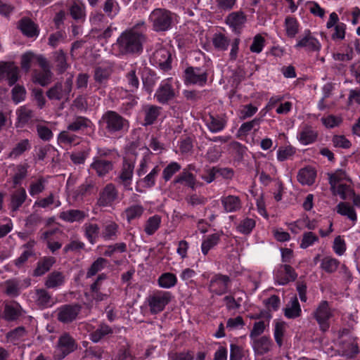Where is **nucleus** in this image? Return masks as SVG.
<instances>
[{
	"instance_id": "nucleus-1",
	"label": "nucleus",
	"mask_w": 360,
	"mask_h": 360,
	"mask_svg": "<svg viewBox=\"0 0 360 360\" xmlns=\"http://www.w3.org/2000/svg\"><path fill=\"white\" fill-rule=\"evenodd\" d=\"M147 27L143 20L123 31L112 44V51L119 57L140 55L146 41Z\"/></svg>"
},
{
	"instance_id": "nucleus-2",
	"label": "nucleus",
	"mask_w": 360,
	"mask_h": 360,
	"mask_svg": "<svg viewBox=\"0 0 360 360\" xmlns=\"http://www.w3.org/2000/svg\"><path fill=\"white\" fill-rule=\"evenodd\" d=\"M98 124L105 133L109 136H117L127 132L129 122L114 110H107L100 119Z\"/></svg>"
},
{
	"instance_id": "nucleus-3",
	"label": "nucleus",
	"mask_w": 360,
	"mask_h": 360,
	"mask_svg": "<svg viewBox=\"0 0 360 360\" xmlns=\"http://www.w3.org/2000/svg\"><path fill=\"white\" fill-rule=\"evenodd\" d=\"M175 14L164 8L154 9L150 14L148 20L152 23L155 32H166L170 30L175 20Z\"/></svg>"
},
{
	"instance_id": "nucleus-4",
	"label": "nucleus",
	"mask_w": 360,
	"mask_h": 360,
	"mask_svg": "<svg viewBox=\"0 0 360 360\" xmlns=\"http://www.w3.org/2000/svg\"><path fill=\"white\" fill-rule=\"evenodd\" d=\"M136 159L134 157L123 158L120 169L116 177L117 183L123 186L124 190L131 191V183L134 176Z\"/></svg>"
},
{
	"instance_id": "nucleus-5",
	"label": "nucleus",
	"mask_w": 360,
	"mask_h": 360,
	"mask_svg": "<svg viewBox=\"0 0 360 360\" xmlns=\"http://www.w3.org/2000/svg\"><path fill=\"white\" fill-rule=\"evenodd\" d=\"M172 295L170 292L158 290L149 295L147 302L150 307V311L153 314L162 311L166 305L172 300Z\"/></svg>"
},
{
	"instance_id": "nucleus-6",
	"label": "nucleus",
	"mask_w": 360,
	"mask_h": 360,
	"mask_svg": "<svg viewBox=\"0 0 360 360\" xmlns=\"http://www.w3.org/2000/svg\"><path fill=\"white\" fill-rule=\"evenodd\" d=\"M72 84L73 76L70 75L63 83L58 82L50 88L46 92V96L50 100H68L72 91Z\"/></svg>"
},
{
	"instance_id": "nucleus-7",
	"label": "nucleus",
	"mask_w": 360,
	"mask_h": 360,
	"mask_svg": "<svg viewBox=\"0 0 360 360\" xmlns=\"http://www.w3.org/2000/svg\"><path fill=\"white\" fill-rule=\"evenodd\" d=\"M339 345L342 354L347 357L351 358L359 352L356 339L347 329L339 333Z\"/></svg>"
},
{
	"instance_id": "nucleus-8",
	"label": "nucleus",
	"mask_w": 360,
	"mask_h": 360,
	"mask_svg": "<svg viewBox=\"0 0 360 360\" xmlns=\"http://www.w3.org/2000/svg\"><path fill=\"white\" fill-rule=\"evenodd\" d=\"M77 347L75 340L69 333H64L58 338L55 357L58 360L63 359L73 352Z\"/></svg>"
},
{
	"instance_id": "nucleus-9",
	"label": "nucleus",
	"mask_w": 360,
	"mask_h": 360,
	"mask_svg": "<svg viewBox=\"0 0 360 360\" xmlns=\"http://www.w3.org/2000/svg\"><path fill=\"white\" fill-rule=\"evenodd\" d=\"M155 98L161 104H167L176 96V91L172 86V78L162 80L155 93Z\"/></svg>"
},
{
	"instance_id": "nucleus-10",
	"label": "nucleus",
	"mask_w": 360,
	"mask_h": 360,
	"mask_svg": "<svg viewBox=\"0 0 360 360\" xmlns=\"http://www.w3.org/2000/svg\"><path fill=\"white\" fill-rule=\"evenodd\" d=\"M333 314V311L327 301L323 300L319 304L314 312V316L321 330L326 331L329 328V320Z\"/></svg>"
},
{
	"instance_id": "nucleus-11",
	"label": "nucleus",
	"mask_w": 360,
	"mask_h": 360,
	"mask_svg": "<svg viewBox=\"0 0 360 360\" xmlns=\"http://www.w3.org/2000/svg\"><path fill=\"white\" fill-rule=\"evenodd\" d=\"M321 44L309 30H305L303 35L299 37L295 45L296 49H304L307 51L316 52L321 49Z\"/></svg>"
},
{
	"instance_id": "nucleus-12",
	"label": "nucleus",
	"mask_w": 360,
	"mask_h": 360,
	"mask_svg": "<svg viewBox=\"0 0 360 360\" xmlns=\"http://www.w3.org/2000/svg\"><path fill=\"white\" fill-rule=\"evenodd\" d=\"M184 77L186 84H197L202 86L207 82V74L200 68L189 67L185 70Z\"/></svg>"
},
{
	"instance_id": "nucleus-13",
	"label": "nucleus",
	"mask_w": 360,
	"mask_h": 360,
	"mask_svg": "<svg viewBox=\"0 0 360 360\" xmlns=\"http://www.w3.org/2000/svg\"><path fill=\"white\" fill-rule=\"evenodd\" d=\"M150 61L162 70H167L171 68V53L167 48L157 47L150 57Z\"/></svg>"
},
{
	"instance_id": "nucleus-14",
	"label": "nucleus",
	"mask_w": 360,
	"mask_h": 360,
	"mask_svg": "<svg viewBox=\"0 0 360 360\" xmlns=\"http://www.w3.org/2000/svg\"><path fill=\"white\" fill-rule=\"evenodd\" d=\"M117 198V189L113 184L109 183L101 191L97 204L100 207H109L112 205Z\"/></svg>"
},
{
	"instance_id": "nucleus-15",
	"label": "nucleus",
	"mask_w": 360,
	"mask_h": 360,
	"mask_svg": "<svg viewBox=\"0 0 360 360\" xmlns=\"http://www.w3.org/2000/svg\"><path fill=\"white\" fill-rule=\"evenodd\" d=\"M274 280L278 284L284 285L290 281H295L297 274L288 264L280 265L274 273Z\"/></svg>"
},
{
	"instance_id": "nucleus-16",
	"label": "nucleus",
	"mask_w": 360,
	"mask_h": 360,
	"mask_svg": "<svg viewBox=\"0 0 360 360\" xmlns=\"http://www.w3.org/2000/svg\"><path fill=\"white\" fill-rule=\"evenodd\" d=\"M230 278L222 274H215L210 279L209 290L217 295H221L228 291Z\"/></svg>"
},
{
	"instance_id": "nucleus-17",
	"label": "nucleus",
	"mask_w": 360,
	"mask_h": 360,
	"mask_svg": "<svg viewBox=\"0 0 360 360\" xmlns=\"http://www.w3.org/2000/svg\"><path fill=\"white\" fill-rule=\"evenodd\" d=\"M81 311L78 304H65L58 309V320L64 323H69L76 319Z\"/></svg>"
},
{
	"instance_id": "nucleus-18",
	"label": "nucleus",
	"mask_w": 360,
	"mask_h": 360,
	"mask_svg": "<svg viewBox=\"0 0 360 360\" xmlns=\"http://www.w3.org/2000/svg\"><path fill=\"white\" fill-rule=\"evenodd\" d=\"M32 298L41 309L49 308L56 304V300L51 294L44 288H36L33 292Z\"/></svg>"
},
{
	"instance_id": "nucleus-19",
	"label": "nucleus",
	"mask_w": 360,
	"mask_h": 360,
	"mask_svg": "<svg viewBox=\"0 0 360 360\" xmlns=\"http://www.w3.org/2000/svg\"><path fill=\"white\" fill-rule=\"evenodd\" d=\"M225 21L233 32L240 34L246 23L247 17L242 11H235L229 13Z\"/></svg>"
},
{
	"instance_id": "nucleus-20",
	"label": "nucleus",
	"mask_w": 360,
	"mask_h": 360,
	"mask_svg": "<svg viewBox=\"0 0 360 360\" xmlns=\"http://www.w3.org/2000/svg\"><path fill=\"white\" fill-rule=\"evenodd\" d=\"M205 124L212 133H217L222 131L227 123L224 115H213L209 113L204 117Z\"/></svg>"
},
{
	"instance_id": "nucleus-21",
	"label": "nucleus",
	"mask_w": 360,
	"mask_h": 360,
	"mask_svg": "<svg viewBox=\"0 0 360 360\" xmlns=\"http://www.w3.org/2000/svg\"><path fill=\"white\" fill-rule=\"evenodd\" d=\"M91 169L94 170L99 177H103L111 172L114 168L112 159H95L90 165Z\"/></svg>"
},
{
	"instance_id": "nucleus-22",
	"label": "nucleus",
	"mask_w": 360,
	"mask_h": 360,
	"mask_svg": "<svg viewBox=\"0 0 360 360\" xmlns=\"http://www.w3.org/2000/svg\"><path fill=\"white\" fill-rule=\"evenodd\" d=\"M318 137L317 131L310 125H304L297 134V139L302 145L315 142Z\"/></svg>"
},
{
	"instance_id": "nucleus-23",
	"label": "nucleus",
	"mask_w": 360,
	"mask_h": 360,
	"mask_svg": "<svg viewBox=\"0 0 360 360\" xmlns=\"http://www.w3.org/2000/svg\"><path fill=\"white\" fill-rule=\"evenodd\" d=\"M251 340L253 351L257 355H264L269 352L273 345L271 340L267 336H262Z\"/></svg>"
},
{
	"instance_id": "nucleus-24",
	"label": "nucleus",
	"mask_w": 360,
	"mask_h": 360,
	"mask_svg": "<svg viewBox=\"0 0 360 360\" xmlns=\"http://www.w3.org/2000/svg\"><path fill=\"white\" fill-rule=\"evenodd\" d=\"M145 212L144 207L141 203L133 204L128 206L122 212V216L128 223L139 219Z\"/></svg>"
},
{
	"instance_id": "nucleus-25",
	"label": "nucleus",
	"mask_w": 360,
	"mask_h": 360,
	"mask_svg": "<svg viewBox=\"0 0 360 360\" xmlns=\"http://www.w3.org/2000/svg\"><path fill=\"white\" fill-rule=\"evenodd\" d=\"M17 127H23L34 117L33 110L27 105H22L16 110Z\"/></svg>"
},
{
	"instance_id": "nucleus-26",
	"label": "nucleus",
	"mask_w": 360,
	"mask_h": 360,
	"mask_svg": "<svg viewBox=\"0 0 360 360\" xmlns=\"http://www.w3.org/2000/svg\"><path fill=\"white\" fill-rule=\"evenodd\" d=\"M65 282V276L63 273L53 271L46 278L44 285L48 289H57Z\"/></svg>"
},
{
	"instance_id": "nucleus-27",
	"label": "nucleus",
	"mask_w": 360,
	"mask_h": 360,
	"mask_svg": "<svg viewBox=\"0 0 360 360\" xmlns=\"http://www.w3.org/2000/svg\"><path fill=\"white\" fill-rule=\"evenodd\" d=\"M221 202L226 212H237L242 207L241 200L236 195L223 196L221 198Z\"/></svg>"
},
{
	"instance_id": "nucleus-28",
	"label": "nucleus",
	"mask_w": 360,
	"mask_h": 360,
	"mask_svg": "<svg viewBox=\"0 0 360 360\" xmlns=\"http://www.w3.org/2000/svg\"><path fill=\"white\" fill-rule=\"evenodd\" d=\"M70 14L71 17L79 22H84L86 18L85 4L79 0H73L70 6Z\"/></svg>"
},
{
	"instance_id": "nucleus-29",
	"label": "nucleus",
	"mask_w": 360,
	"mask_h": 360,
	"mask_svg": "<svg viewBox=\"0 0 360 360\" xmlns=\"http://www.w3.org/2000/svg\"><path fill=\"white\" fill-rule=\"evenodd\" d=\"M336 212L344 217H346L352 225H354L357 221V214L355 209L349 203L341 202L335 207Z\"/></svg>"
},
{
	"instance_id": "nucleus-30",
	"label": "nucleus",
	"mask_w": 360,
	"mask_h": 360,
	"mask_svg": "<svg viewBox=\"0 0 360 360\" xmlns=\"http://www.w3.org/2000/svg\"><path fill=\"white\" fill-rule=\"evenodd\" d=\"M87 217V214L79 210H68L60 213L59 217L64 221L73 223L81 222Z\"/></svg>"
},
{
	"instance_id": "nucleus-31",
	"label": "nucleus",
	"mask_w": 360,
	"mask_h": 360,
	"mask_svg": "<svg viewBox=\"0 0 360 360\" xmlns=\"http://www.w3.org/2000/svg\"><path fill=\"white\" fill-rule=\"evenodd\" d=\"M161 107L154 105H146L143 107L144 125L153 124L161 112Z\"/></svg>"
},
{
	"instance_id": "nucleus-32",
	"label": "nucleus",
	"mask_w": 360,
	"mask_h": 360,
	"mask_svg": "<svg viewBox=\"0 0 360 360\" xmlns=\"http://www.w3.org/2000/svg\"><path fill=\"white\" fill-rule=\"evenodd\" d=\"M23 314V309L16 302L6 304L4 307V316L7 321H14L21 316Z\"/></svg>"
},
{
	"instance_id": "nucleus-33",
	"label": "nucleus",
	"mask_w": 360,
	"mask_h": 360,
	"mask_svg": "<svg viewBox=\"0 0 360 360\" xmlns=\"http://www.w3.org/2000/svg\"><path fill=\"white\" fill-rule=\"evenodd\" d=\"M113 333V329L105 323H101L98 328L90 333V340L93 342H98L102 339L109 337Z\"/></svg>"
},
{
	"instance_id": "nucleus-34",
	"label": "nucleus",
	"mask_w": 360,
	"mask_h": 360,
	"mask_svg": "<svg viewBox=\"0 0 360 360\" xmlns=\"http://www.w3.org/2000/svg\"><path fill=\"white\" fill-rule=\"evenodd\" d=\"M27 193L23 188L15 191L11 196L10 209L12 212H16L22 206L27 199Z\"/></svg>"
},
{
	"instance_id": "nucleus-35",
	"label": "nucleus",
	"mask_w": 360,
	"mask_h": 360,
	"mask_svg": "<svg viewBox=\"0 0 360 360\" xmlns=\"http://www.w3.org/2000/svg\"><path fill=\"white\" fill-rule=\"evenodd\" d=\"M111 70L109 68L98 67L94 70V79L98 84V89L105 88L111 75Z\"/></svg>"
},
{
	"instance_id": "nucleus-36",
	"label": "nucleus",
	"mask_w": 360,
	"mask_h": 360,
	"mask_svg": "<svg viewBox=\"0 0 360 360\" xmlns=\"http://www.w3.org/2000/svg\"><path fill=\"white\" fill-rule=\"evenodd\" d=\"M56 259L52 257H44L37 264L36 269L34 270L33 275L34 276H41L50 270L55 264Z\"/></svg>"
},
{
	"instance_id": "nucleus-37",
	"label": "nucleus",
	"mask_w": 360,
	"mask_h": 360,
	"mask_svg": "<svg viewBox=\"0 0 360 360\" xmlns=\"http://www.w3.org/2000/svg\"><path fill=\"white\" fill-rule=\"evenodd\" d=\"M316 171L311 167L301 169L297 174V180L303 185H311L315 181Z\"/></svg>"
},
{
	"instance_id": "nucleus-38",
	"label": "nucleus",
	"mask_w": 360,
	"mask_h": 360,
	"mask_svg": "<svg viewBox=\"0 0 360 360\" xmlns=\"http://www.w3.org/2000/svg\"><path fill=\"white\" fill-rule=\"evenodd\" d=\"M21 32L28 37H37L39 32L36 25L29 18H22L18 25Z\"/></svg>"
},
{
	"instance_id": "nucleus-39",
	"label": "nucleus",
	"mask_w": 360,
	"mask_h": 360,
	"mask_svg": "<svg viewBox=\"0 0 360 360\" xmlns=\"http://www.w3.org/2000/svg\"><path fill=\"white\" fill-rule=\"evenodd\" d=\"M91 125L92 122L89 119L79 116L68 125L67 129L70 131H79L91 127Z\"/></svg>"
},
{
	"instance_id": "nucleus-40",
	"label": "nucleus",
	"mask_w": 360,
	"mask_h": 360,
	"mask_svg": "<svg viewBox=\"0 0 360 360\" xmlns=\"http://www.w3.org/2000/svg\"><path fill=\"white\" fill-rule=\"evenodd\" d=\"M119 226L114 221H108L103 226L101 236L105 240H113L117 238Z\"/></svg>"
},
{
	"instance_id": "nucleus-41",
	"label": "nucleus",
	"mask_w": 360,
	"mask_h": 360,
	"mask_svg": "<svg viewBox=\"0 0 360 360\" xmlns=\"http://www.w3.org/2000/svg\"><path fill=\"white\" fill-rule=\"evenodd\" d=\"M284 314L288 319L299 317L301 314V308L297 297H292L284 309Z\"/></svg>"
},
{
	"instance_id": "nucleus-42",
	"label": "nucleus",
	"mask_w": 360,
	"mask_h": 360,
	"mask_svg": "<svg viewBox=\"0 0 360 360\" xmlns=\"http://www.w3.org/2000/svg\"><path fill=\"white\" fill-rule=\"evenodd\" d=\"M84 236L91 244H94L98 237L100 228L98 224L86 223L83 226Z\"/></svg>"
},
{
	"instance_id": "nucleus-43",
	"label": "nucleus",
	"mask_w": 360,
	"mask_h": 360,
	"mask_svg": "<svg viewBox=\"0 0 360 360\" xmlns=\"http://www.w3.org/2000/svg\"><path fill=\"white\" fill-rule=\"evenodd\" d=\"M158 283L160 288L169 289L176 285L177 278L175 274L166 272L160 276Z\"/></svg>"
},
{
	"instance_id": "nucleus-44",
	"label": "nucleus",
	"mask_w": 360,
	"mask_h": 360,
	"mask_svg": "<svg viewBox=\"0 0 360 360\" xmlns=\"http://www.w3.org/2000/svg\"><path fill=\"white\" fill-rule=\"evenodd\" d=\"M4 292L9 297H15L20 293V283L17 279H9L4 282Z\"/></svg>"
},
{
	"instance_id": "nucleus-45",
	"label": "nucleus",
	"mask_w": 360,
	"mask_h": 360,
	"mask_svg": "<svg viewBox=\"0 0 360 360\" xmlns=\"http://www.w3.org/2000/svg\"><path fill=\"white\" fill-rule=\"evenodd\" d=\"M256 221L253 218L245 217L241 219L236 226V231L242 234H250L255 227Z\"/></svg>"
},
{
	"instance_id": "nucleus-46",
	"label": "nucleus",
	"mask_w": 360,
	"mask_h": 360,
	"mask_svg": "<svg viewBox=\"0 0 360 360\" xmlns=\"http://www.w3.org/2000/svg\"><path fill=\"white\" fill-rule=\"evenodd\" d=\"M161 224V217L155 214L150 217L146 221L144 231L148 236H151L160 228Z\"/></svg>"
},
{
	"instance_id": "nucleus-47",
	"label": "nucleus",
	"mask_w": 360,
	"mask_h": 360,
	"mask_svg": "<svg viewBox=\"0 0 360 360\" xmlns=\"http://www.w3.org/2000/svg\"><path fill=\"white\" fill-rule=\"evenodd\" d=\"M51 205H54L56 207L61 205V202L53 193H51L47 197L41 198L34 202V206L41 208H46Z\"/></svg>"
},
{
	"instance_id": "nucleus-48",
	"label": "nucleus",
	"mask_w": 360,
	"mask_h": 360,
	"mask_svg": "<svg viewBox=\"0 0 360 360\" xmlns=\"http://www.w3.org/2000/svg\"><path fill=\"white\" fill-rule=\"evenodd\" d=\"M173 183L174 184H184L186 186L193 188L195 185V178L193 174L184 169L175 178Z\"/></svg>"
},
{
	"instance_id": "nucleus-49",
	"label": "nucleus",
	"mask_w": 360,
	"mask_h": 360,
	"mask_svg": "<svg viewBox=\"0 0 360 360\" xmlns=\"http://www.w3.org/2000/svg\"><path fill=\"white\" fill-rule=\"evenodd\" d=\"M339 264L340 262L337 259L326 256L321 259V268L326 273L331 274L338 269Z\"/></svg>"
},
{
	"instance_id": "nucleus-50",
	"label": "nucleus",
	"mask_w": 360,
	"mask_h": 360,
	"mask_svg": "<svg viewBox=\"0 0 360 360\" xmlns=\"http://www.w3.org/2000/svg\"><path fill=\"white\" fill-rule=\"evenodd\" d=\"M103 8L105 13L110 19H113L120 11V7L117 0H105Z\"/></svg>"
},
{
	"instance_id": "nucleus-51",
	"label": "nucleus",
	"mask_w": 360,
	"mask_h": 360,
	"mask_svg": "<svg viewBox=\"0 0 360 360\" xmlns=\"http://www.w3.org/2000/svg\"><path fill=\"white\" fill-rule=\"evenodd\" d=\"M90 153L89 148L73 151L70 154V158L75 165H83L88 158Z\"/></svg>"
},
{
	"instance_id": "nucleus-52",
	"label": "nucleus",
	"mask_w": 360,
	"mask_h": 360,
	"mask_svg": "<svg viewBox=\"0 0 360 360\" xmlns=\"http://www.w3.org/2000/svg\"><path fill=\"white\" fill-rule=\"evenodd\" d=\"M108 264L107 259L103 257H98L89 268L86 275V278H91L95 276L98 272L102 271Z\"/></svg>"
},
{
	"instance_id": "nucleus-53",
	"label": "nucleus",
	"mask_w": 360,
	"mask_h": 360,
	"mask_svg": "<svg viewBox=\"0 0 360 360\" xmlns=\"http://www.w3.org/2000/svg\"><path fill=\"white\" fill-rule=\"evenodd\" d=\"M220 240V236L218 233H213L207 236V238L203 240L201 245L202 252L206 255L210 250L217 245Z\"/></svg>"
},
{
	"instance_id": "nucleus-54",
	"label": "nucleus",
	"mask_w": 360,
	"mask_h": 360,
	"mask_svg": "<svg viewBox=\"0 0 360 360\" xmlns=\"http://www.w3.org/2000/svg\"><path fill=\"white\" fill-rule=\"evenodd\" d=\"M286 34L290 38H294L299 31V23L292 17H287L285 20Z\"/></svg>"
},
{
	"instance_id": "nucleus-55",
	"label": "nucleus",
	"mask_w": 360,
	"mask_h": 360,
	"mask_svg": "<svg viewBox=\"0 0 360 360\" xmlns=\"http://www.w3.org/2000/svg\"><path fill=\"white\" fill-rule=\"evenodd\" d=\"M51 77L52 73L51 70H42L40 72H35L34 73L33 80L41 86H45L51 82Z\"/></svg>"
},
{
	"instance_id": "nucleus-56",
	"label": "nucleus",
	"mask_w": 360,
	"mask_h": 360,
	"mask_svg": "<svg viewBox=\"0 0 360 360\" xmlns=\"http://www.w3.org/2000/svg\"><path fill=\"white\" fill-rule=\"evenodd\" d=\"M295 153L296 149L292 146H281L277 150L276 158L278 161L283 162L286 160L290 159Z\"/></svg>"
},
{
	"instance_id": "nucleus-57",
	"label": "nucleus",
	"mask_w": 360,
	"mask_h": 360,
	"mask_svg": "<svg viewBox=\"0 0 360 360\" xmlns=\"http://www.w3.org/2000/svg\"><path fill=\"white\" fill-rule=\"evenodd\" d=\"M46 180L43 177L38 178L32 181L29 187V193L31 196H35L45 190Z\"/></svg>"
},
{
	"instance_id": "nucleus-58",
	"label": "nucleus",
	"mask_w": 360,
	"mask_h": 360,
	"mask_svg": "<svg viewBox=\"0 0 360 360\" xmlns=\"http://www.w3.org/2000/svg\"><path fill=\"white\" fill-rule=\"evenodd\" d=\"M27 332L24 327H18L7 334L8 340L13 344H18L19 341L25 340Z\"/></svg>"
},
{
	"instance_id": "nucleus-59",
	"label": "nucleus",
	"mask_w": 360,
	"mask_h": 360,
	"mask_svg": "<svg viewBox=\"0 0 360 360\" xmlns=\"http://www.w3.org/2000/svg\"><path fill=\"white\" fill-rule=\"evenodd\" d=\"M30 148L31 146L28 139L21 140L13 148L12 151L10 153L9 156L11 158H15L21 155L26 150H30Z\"/></svg>"
},
{
	"instance_id": "nucleus-60",
	"label": "nucleus",
	"mask_w": 360,
	"mask_h": 360,
	"mask_svg": "<svg viewBox=\"0 0 360 360\" xmlns=\"http://www.w3.org/2000/svg\"><path fill=\"white\" fill-rule=\"evenodd\" d=\"M333 191L334 193L339 195L342 200L350 199L354 195L351 187L344 184H338L335 189Z\"/></svg>"
},
{
	"instance_id": "nucleus-61",
	"label": "nucleus",
	"mask_w": 360,
	"mask_h": 360,
	"mask_svg": "<svg viewBox=\"0 0 360 360\" xmlns=\"http://www.w3.org/2000/svg\"><path fill=\"white\" fill-rule=\"evenodd\" d=\"M262 120L261 118H255L251 121L243 123L238 130V136H246L254 127H259Z\"/></svg>"
},
{
	"instance_id": "nucleus-62",
	"label": "nucleus",
	"mask_w": 360,
	"mask_h": 360,
	"mask_svg": "<svg viewBox=\"0 0 360 360\" xmlns=\"http://www.w3.org/2000/svg\"><path fill=\"white\" fill-rule=\"evenodd\" d=\"M319 237L314 233L311 231L304 232L300 247L302 249H307L319 242Z\"/></svg>"
},
{
	"instance_id": "nucleus-63",
	"label": "nucleus",
	"mask_w": 360,
	"mask_h": 360,
	"mask_svg": "<svg viewBox=\"0 0 360 360\" xmlns=\"http://www.w3.org/2000/svg\"><path fill=\"white\" fill-rule=\"evenodd\" d=\"M347 179V175L343 169H338L334 173L329 174V183L332 190L335 189V186L341 184L340 182Z\"/></svg>"
},
{
	"instance_id": "nucleus-64",
	"label": "nucleus",
	"mask_w": 360,
	"mask_h": 360,
	"mask_svg": "<svg viewBox=\"0 0 360 360\" xmlns=\"http://www.w3.org/2000/svg\"><path fill=\"white\" fill-rule=\"evenodd\" d=\"M212 42L216 49L225 51L229 45L230 40L224 34H216L213 37Z\"/></svg>"
}]
</instances>
